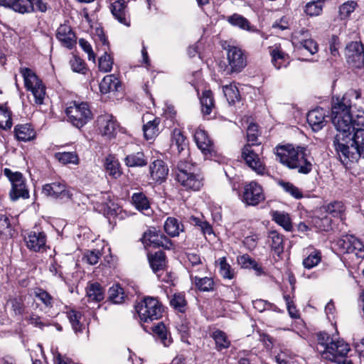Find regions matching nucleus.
I'll list each match as a JSON object with an SVG mask.
<instances>
[{
    "label": "nucleus",
    "instance_id": "nucleus-41",
    "mask_svg": "<svg viewBox=\"0 0 364 364\" xmlns=\"http://www.w3.org/2000/svg\"><path fill=\"white\" fill-rule=\"evenodd\" d=\"M325 211L334 218L343 220L345 206L341 201H333L323 207Z\"/></svg>",
    "mask_w": 364,
    "mask_h": 364
},
{
    "label": "nucleus",
    "instance_id": "nucleus-33",
    "mask_svg": "<svg viewBox=\"0 0 364 364\" xmlns=\"http://www.w3.org/2000/svg\"><path fill=\"white\" fill-rule=\"evenodd\" d=\"M358 7L355 1L349 0L338 7V18L342 21H347L350 18L351 14Z\"/></svg>",
    "mask_w": 364,
    "mask_h": 364
},
{
    "label": "nucleus",
    "instance_id": "nucleus-34",
    "mask_svg": "<svg viewBox=\"0 0 364 364\" xmlns=\"http://www.w3.org/2000/svg\"><path fill=\"white\" fill-rule=\"evenodd\" d=\"M125 164L129 167H142L147 164V159L141 151L128 154L124 159Z\"/></svg>",
    "mask_w": 364,
    "mask_h": 364
},
{
    "label": "nucleus",
    "instance_id": "nucleus-53",
    "mask_svg": "<svg viewBox=\"0 0 364 364\" xmlns=\"http://www.w3.org/2000/svg\"><path fill=\"white\" fill-rule=\"evenodd\" d=\"M109 299L114 304H120L123 301L124 298V293L123 289L119 285H114L111 287L108 291Z\"/></svg>",
    "mask_w": 364,
    "mask_h": 364
},
{
    "label": "nucleus",
    "instance_id": "nucleus-6",
    "mask_svg": "<svg viewBox=\"0 0 364 364\" xmlns=\"http://www.w3.org/2000/svg\"><path fill=\"white\" fill-rule=\"evenodd\" d=\"M68 121L75 127L81 128L92 119V113L87 102H72L65 109Z\"/></svg>",
    "mask_w": 364,
    "mask_h": 364
},
{
    "label": "nucleus",
    "instance_id": "nucleus-49",
    "mask_svg": "<svg viewBox=\"0 0 364 364\" xmlns=\"http://www.w3.org/2000/svg\"><path fill=\"white\" fill-rule=\"evenodd\" d=\"M223 90L229 104H234L240 100V92L235 85H225Z\"/></svg>",
    "mask_w": 364,
    "mask_h": 364
},
{
    "label": "nucleus",
    "instance_id": "nucleus-18",
    "mask_svg": "<svg viewBox=\"0 0 364 364\" xmlns=\"http://www.w3.org/2000/svg\"><path fill=\"white\" fill-rule=\"evenodd\" d=\"M55 36L61 45L68 49H72L77 43L75 33L71 27L65 23L60 25L56 31Z\"/></svg>",
    "mask_w": 364,
    "mask_h": 364
},
{
    "label": "nucleus",
    "instance_id": "nucleus-15",
    "mask_svg": "<svg viewBox=\"0 0 364 364\" xmlns=\"http://www.w3.org/2000/svg\"><path fill=\"white\" fill-rule=\"evenodd\" d=\"M227 57L231 72L240 73L247 65L246 56L240 48L229 46Z\"/></svg>",
    "mask_w": 364,
    "mask_h": 364
},
{
    "label": "nucleus",
    "instance_id": "nucleus-37",
    "mask_svg": "<svg viewBox=\"0 0 364 364\" xmlns=\"http://www.w3.org/2000/svg\"><path fill=\"white\" fill-rule=\"evenodd\" d=\"M171 146H176L179 154L186 151L188 147V142L183 132L178 129H175L172 132Z\"/></svg>",
    "mask_w": 364,
    "mask_h": 364
},
{
    "label": "nucleus",
    "instance_id": "nucleus-24",
    "mask_svg": "<svg viewBox=\"0 0 364 364\" xmlns=\"http://www.w3.org/2000/svg\"><path fill=\"white\" fill-rule=\"evenodd\" d=\"M132 202L134 207L146 215L153 213L147 197L143 193H134L132 196Z\"/></svg>",
    "mask_w": 364,
    "mask_h": 364
},
{
    "label": "nucleus",
    "instance_id": "nucleus-32",
    "mask_svg": "<svg viewBox=\"0 0 364 364\" xmlns=\"http://www.w3.org/2000/svg\"><path fill=\"white\" fill-rule=\"evenodd\" d=\"M227 21L232 26H237L241 29L253 32H259L258 30L253 28V27L250 26L249 21L246 18L240 14H234L228 16Z\"/></svg>",
    "mask_w": 364,
    "mask_h": 364
},
{
    "label": "nucleus",
    "instance_id": "nucleus-9",
    "mask_svg": "<svg viewBox=\"0 0 364 364\" xmlns=\"http://www.w3.org/2000/svg\"><path fill=\"white\" fill-rule=\"evenodd\" d=\"M337 245L343 254L355 256L357 259H364V244L353 235L342 236L337 242Z\"/></svg>",
    "mask_w": 364,
    "mask_h": 364
},
{
    "label": "nucleus",
    "instance_id": "nucleus-48",
    "mask_svg": "<svg viewBox=\"0 0 364 364\" xmlns=\"http://www.w3.org/2000/svg\"><path fill=\"white\" fill-rule=\"evenodd\" d=\"M219 273L225 279H232L235 277V272L234 269L227 262L225 257H221L218 259Z\"/></svg>",
    "mask_w": 364,
    "mask_h": 364
},
{
    "label": "nucleus",
    "instance_id": "nucleus-19",
    "mask_svg": "<svg viewBox=\"0 0 364 364\" xmlns=\"http://www.w3.org/2000/svg\"><path fill=\"white\" fill-rule=\"evenodd\" d=\"M26 247L34 252H40L45 249L46 235L43 232L31 231L24 237Z\"/></svg>",
    "mask_w": 364,
    "mask_h": 364
},
{
    "label": "nucleus",
    "instance_id": "nucleus-64",
    "mask_svg": "<svg viewBox=\"0 0 364 364\" xmlns=\"http://www.w3.org/2000/svg\"><path fill=\"white\" fill-rule=\"evenodd\" d=\"M11 308L16 315L23 314L25 306L23 302L20 299L15 298L11 301Z\"/></svg>",
    "mask_w": 364,
    "mask_h": 364
},
{
    "label": "nucleus",
    "instance_id": "nucleus-1",
    "mask_svg": "<svg viewBox=\"0 0 364 364\" xmlns=\"http://www.w3.org/2000/svg\"><path fill=\"white\" fill-rule=\"evenodd\" d=\"M360 95V91L350 90L332 106L331 121L337 131L333 146L343 164L364 158V110L352 109Z\"/></svg>",
    "mask_w": 364,
    "mask_h": 364
},
{
    "label": "nucleus",
    "instance_id": "nucleus-42",
    "mask_svg": "<svg viewBox=\"0 0 364 364\" xmlns=\"http://www.w3.org/2000/svg\"><path fill=\"white\" fill-rule=\"evenodd\" d=\"M202 112L204 115H209L214 108V100L213 93L210 90L203 92L200 97Z\"/></svg>",
    "mask_w": 364,
    "mask_h": 364
},
{
    "label": "nucleus",
    "instance_id": "nucleus-50",
    "mask_svg": "<svg viewBox=\"0 0 364 364\" xmlns=\"http://www.w3.org/2000/svg\"><path fill=\"white\" fill-rule=\"evenodd\" d=\"M11 113L6 107L0 106V128L10 129L12 127Z\"/></svg>",
    "mask_w": 364,
    "mask_h": 364
},
{
    "label": "nucleus",
    "instance_id": "nucleus-28",
    "mask_svg": "<svg viewBox=\"0 0 364 364\" xmlns=\"http://www.w3.org/2000/svg\"><path fill=\"white\" fill-rule=\"evenodd\" d=\"M268 240L274 252L280 255L284 252V236L277 230H271L268 234Z\"/></svg>",
    "mask_w": 364,
    "mask_h": 364
},
{
    "label": "nucleus",
    "instance_id": "nucleus-36",
    "mask_svg": "<svg viewBox=\"0 0 364 364\" xmlns=\"http://www.w3.org/2000/svg\"><path fill=\"white\" fill-rule=\"evenodd\" d=\"M307 257L303 260V265L306 269H311L321 262V254L319 250L314 248L307 249Z\"/></svg>",
    "mask_w": 364,
    "mask_h": 364
},
{
    "label": "nucleus",
    "instance_id": "nucleus-44",
    "mask_svg": "<svg viewBox=\"0 0 364 364\" xmlns=\"http://www.w3.org/2000/svg\"><path fill=\"white\" fill-rule=\"evenodd\" d=\"M89 301H100L104 299V291L98 283H92L87 288Z\"/></svg>",
    "mask_w": 364,
    "mask_h": 364
},
{
    "label": "nucleus",
    "instance_id": "nucleus-14",
    "mask_svg": "<svg viewBox=\"0 0 364 364\" xmlns=\"http://www.w3.org/2000/svg\"><path fill=\"white\" fill-rule=\"evenodd\" d=\"M265 199L262 186L251 181L244 186L242 201L248 205H257Z\"/></svg>",
    "mask_w": 364,
    "mask_h": 364
},
{
    "label": "nucleus",
    "instance_id": "nucleus-20",
    "mask_svg": "<svg viewBox=\"0 0 364 364\" xmlns=\"http://www.w3.org/2000/svg\"><path fill=\"white\" fill-rule=\"evenodd\" d=\"M98 124L102 134L107 136L108 137L113 136L119 128L117 122L114 117L110 114L101 115L98 118Z\"/></svg>",
    "mask_w": 364,
    "mask_h": 364
},
{
    "label": "nucleus",
    "instance_id": "nucleus-4",
    "mask_svg": "<svg viewBox=\"0 0 364 364\" xmlns=\"http://www.w3.org/2000/svg\"><path fill=\"white\" fill-rule=\"evenodd\" d=\"M176 181L186 190L198 191L203 186V176L199 171H196L193 164L180 160L177 164Z\"/></svg>",
    "mask_w": 364,
    "mask_h": 364
},
{
    "label": "nucleus",
    "instance_id": "nucleus-7",
    "mask_svg": "<svg viewBox=\"0 0 364 364\" xmlns=\"http://www.w3.org/2000/svg\"><path fill=\"white\" fill-rule=\"evenodd\" d=\"M139 318L149 322L160 318L162 316V305L153 297H145L135 305Z\"/></svg>",
    "mask_w": 364,
    "mask_h": 364
},
{
    "label": "nucleus",
    "instance_id": "nucleus-13",
    "mask_svg": "<svg viewBox=\"0 0 364 364\" xmlns=\"http://www.w3.org/2000/svg\"><path fill=\"white\" fill-rule=\"evenodd\" d=\"M345 55L349 65L360 68L364 65V47L360 42L352 41L345 48Z\"/></svg>",
    "mask_w": 364,
    "mask_h": 364
},
{
    "label": "nucleus",
    "instance_id": "nucleus-35",
    "mask_svg": "<svg viewBox=\"0 0 364 364\" xmlns=\"http://www.w3.org/2000/svg\"><path fill=\"white\" fill-rule=\"evenodd\" d=\"M153 331L156 340L160 341L165 347H168L171 345L172 343V338L164 323H158L153 328Z\"/></svg>",
    "mask_w": 364,
    "mask_h": 364
},
{
    "label": "nucleus",
    "instance_id": "nucleus-16",
    "mask_svg": "<svg viewBox=\"0 0 364 364\" xmlns=\"http://www.w3.org/2000/svg\"><path fill=\"white\" fill-rule=\"evenodd\" d=\"M150 266L154 273L157 274L158 278L162 282H168L169 276L166 272L164 277V269L166 267V255L162 251L156 252L154 255L149 257Z\"/></svg>",
    "mask_w": 364,
    "mask_h": 364
},
{
    "label": "nucleus",
    "instance_id": "nucleus-2",
    "mask_svg": "<svg viewBox=\"0 0 364 364\" xmlns=\"http://www.w3.org/2000/svg\"><path fill=\"white\" fill-rule=\"evenodd\" d=\"M317 342V350L324 359L336 364H353L348 355L350 351V346L343 339L319 332Z\"/></svg>",
    "mask_w": 364,
    "mask_h": 364
},
{
    "label": "nucleus",
    "instance_id": "nucleus-38",
    "mask_svg": "<svg viewBox=\"0 0 364 364\" xmlns=\"http://www.w3.org/2000/svg\"><path fill=\"white\" fill-rule=\"evenodd\" d=\"M211 337L215 343V348L217 350L220 351L223 349H227L230 346V341L228 338L226 333L220 330H216L213 332Z\"/></svg>",
    "mask_w": 364,
    "mask_h": 364
},
{
    "label": "nucleus",
    "instance_id": "nucleus-47",
    "mask_svg": "<svg viewBox=\"0 0 364 364\" xmlns=\"http://www.w3.org/2000/svg\"><path fill=\"white\" fill-rule=\"evenodd\" d=\"M186 257L188 261V266L187 268L190 274H193L194 272L204 269V266L198 255L195 253H188Z\"/></svg>",
    "mask_w": 364,
    "mask_h": 364
},
{
    "label": "nucleus",
    "instance_id": "nucleus-58",
    "mask_svg": "<svg viewBox=\"0 0 364 364\" xmlns=\"http://www.w3.org/2000/svg\"><path fill=\"white\" fill-rule=\"evenodd\" d=\"M258 127L255 124H250L247 129V144L252 146H259L260 143H257Z\"/></svg>",
    "mask_w": 364,
    "mask_h": 364
},
{
    "label": "nucleus",
    "instance_id": "nucleus-62",
    "mask_svg": "<svg viewBox=\"0 0 364 364\" xmlns=\"http://www.w3.org/2000/svg\"><path fill=\"white\" fill-rule=\"evenodd\" d=\"M283 298L286 302L287 308L289 314V316L293 318H298L299 316V314L296 309V306L293 303V301L290 295L285 294L284 295Z\"/></svg>",
    "mask_w": 364,
    "mask_h": 364
},
{
    "label": "nucleus",
    "instance_id": "nucleus-61",
    "mask_svg": "<svg viewBox=\"0 0 364 364\" xmlns=\"http://www.w3.org/2000/svg\"><path fill=\"white\" fill-rule=\"evenodd\" d=\"M79 45L82 48V49L86 53H87L88 60H92V62H95V54L90 43L84 38H80L79 40Z\"/></svg>",
    "mask_w": 364,
    "mask_h": 364
},
{
    "label": "nucleus",
    "instance_id": "nucleus-21",
    "mask_svg": "<svg viewBox=\"0 0 364 364\" xmlns=\"http://www.w3.org/2000/svg\"><path fill=\"white\" fill-rule=\"evenodd\" d=\"M194 139L199 149L205 154H210L214 152V146L212 141L209 139L207 133L203 130L198 129L194 134Z\"/></svg>",
    "mask_w": 364,
    "mask_h": 364
},
{
    "label": "nucleus",
    "instance_id": "nucleus-31",
    "mask_svg": "<svg viewBox=\"0 0 364 364\" xmlns=\"http://www.w3.org/2000/svg\"><path fill=\"white\" fill-rule=\"evenodd\" d=\"M272 220L282 227L286 231L291 232L293 229L291 220L288 213L275 210L272 213Z\"/></svg>",
    "mask_w": 364,
    "mask_h": 364
},
{
    "label": "nucleus",
    "instance_id": "nucleus-60",
    "mask_svg": "<svg viewBox=\"0 0 364 364\" xmlns=\"http://www.w3.org/2000/svg\"><path fill=\"white\" fill-rule=\"evenodd\" d=\"M11 232V224L7 215L0 213V235H7Z\"/></svg>",
    "mask_w": 364,
    "mask_h": 364
},
{
    "label": "nucleus",
    "instance_id": "nucleus-56",
    "mask_svg": "<svg viewBox=\"0 0 364 364\" xmlns=\"http://www.w3.org/2000/svg\"><path fill=\"white\" fill-rule=\"evenodd\" d=\"M70 65L73 71L85 74L87 68L85 63L79 57L73 55L70 60Z\"/></svg>",
    "mask_w": 364,
    "mask_h": 364
},
{
    "label": "nucleus",
    "instance_id": "nucleus-30",
    "mask_svg": "<svg viewBox=\"0 0 364 364\" xmlns=\"http://www.w3.org/2000/svg\"><path fill=\"white\" fill-rule=\"evenodd\" d=\"M190 278L198 290L201 291H213L215 284L213 278L208 277H200L192 274H190Z\"/></svg>",
    "mask_w": 364,
    "mask_h": 364
},
{
    "label": "nucleus",
    "instance_id": "nucleus-63",
    "mask_svg": "<svg viewBox=\"0 0 364 364\" xmlns=\"http://www.w3.org/2000/svg\"><path fill=\"white\" fill-rule=\"evenodd\" d=\"M100 257H101V253L99 250H91V251H87L85 253V255L84 256V259H86V261L88 264L94 265L98 262Z\"/></svg>",
    "mask_w": 364,
    "mask_h": 364
},
{
    "label": "nucleus",
    "instance_id": "nucleus-59",
    "mask_svg": "<svg viewBox=\"0 0 364 364\" xmlns=\"http://www.w3.org/2000/svg\"><path fill=\"white\" fill-rule=\"evenodd\" d=\"M34 296L38 298L46 307L53 306V297L45 290L38 289L34 291Z\"/></svg>",
    "mask_w": 364,
    "mask_h": 364
},
{
    "label": "nucleus",
    "instance_id": "nucleus-12",
    "mask_svg": "<svg viewBox=\"0 0 364 364\" xmlns=\"http://www.w3.org/2000/svg\"><path fill=\"white\" fill-rule=\"evenodd\" d=\"M141 241L146 247H162L164 249L170 250L173 246L171 240L155 228L149 229L144 232Z\"/></svg>",
    "mask_w": 364,
    "mask_h": 364
},
{
    "label": "nucleus",
    "instance_id": "nucleus-39",
    "mask_svg": "<svg viewBox=\"0 0 364 364\" xmlns=\"http://www.w3.org/2000/svg\"><path fill=\"white\" fill-rule=\"evenodd\" d=\"M160 120L155 118L149 121L143 126L144 136L146 140H151L155 138L159 134V124Z\"/></svg>",
    "mask_w": 364,
    "mask_h": 364
},
{
    "label": "nucleus",
    "instance_id": "nucleus-57",
    "mask_svg": "<svg viewBox=\"0 0 364 364\" xmlns=\"http://www.w3.org/2000/svg\"><path fill=\"white\" fill-rule=\"evenodd\" d=\"M170 304L180 312H184L186 306V301L184 294H175L170 301Z\"/></svg>",
    "mask_w": 364,
    "mask_h": 364
},
{
    "label": "nucleus",
    "instance_id": "nucleus-11",
    "mask_svg": "<svg viewBox=\"0 0 364 364\" xmlns=\"http://www.w3.org/2000/svg\"><path fill=\"white\" fill-rule=\"evenodd\" d=\"M258 146H256V147ZM254 147L255 146L250 144L245 145L242 149L241 157L252 171L259 175H264L266 173L265 165Z\"/></svg>",
    "mask_w": 364,
    "mask_h": 364
},
{
    "label": "nucleus",
    "instance_id": "nucleus-52",
    "mask_svg": "<svg viewBox=\"0 0 364 364\" xmlns=\"http://www.w3.org/2000/svg\"><path fill=\"white\" fill-rule=\"evenodd\" d=\"M67 316L73 330L75 332L81 331L82 326V324L80 322V319L82 318L81 313L75 310H70L68 311Z\"/></svg>",
    "mask_w": 364,
    "mask_h": 364
},
{
    "label": "nucleus",
    "instance_id": "nucleus-25",
    "mask_svg": "<svg viewBox=\"0 0 364 364\" xmlns=\"http://www.w3.org/2000/svg\"><path fill=\"white\" fill-rule=\"evenodd\" d=\"M120 87L121 82L114 75H106L100 83V90L102 94L117 92Z\"/></svg>",
    "mask_w": 364,
    "mask_h": 364
},
{
    "label": "nucleus",
    "instance_id": "nucleus-55",
    "mask_svg": "<svg viewBox=\"0 0 364 364\" xmlns=\"http://www.w3.org/2000/svg\"><path fill=\"white\" fill-rule=\"evenodd\" d=\"M298 48H303L309 52L311 55L316 53L318 50L317 43L310 37L305 39H300L298 42Z\"/></svg>",
    "mask_w": 364,
    "mask_h": 364
},
{
    "label": "nucleus",
    "instance_id": "nucleus-22",
    "mask_svg": "<svg viewBox=\"0 0 364 364\" xmlns=\"http://www.w3.org/2000/svg\"><path fill=\"white\" fill-rule=\"evenodd\" d=\"M151 178L156 182H162L168 176V168L162 160H155L149 167Z\"/></svg>",
    "mask_w": 364,
    "mask_h": 364
},
{
    "label": "nucleus",
    "instance_id": "nucleus-29",
    "mask_svg": "<svg viewBox=\"0 0 364 364\" xmlns=\"http://www.w3.org/2000/svg\"><path fill=\"white\" fill-rule=\"evenodd\" d=\"M270 54L272 55V63L277 69L286 67L289 63V55L280 48L276 47L273 48Z\"/></svg>",
    "mask_w": 364,
    "mask_h": 364
},
{
    "label": "nucleus",
    "instance_id": "nucleus-43",
    "mask_svg": "<svg viewBox=\"0 0 364 364\" xmlns=\"http://www.w3.org/2000/svg\"><path fill=\"white\" fill-rule=\"evenodd\" d=\"M325 0H314L308 2L304 8V12L311 17L321 14Z\"/></svg>",
    "mask_w": 364,
    "mask_h": 364
},
{
    "label": "nucleus",
    "instance_id": "nucleus-51",
    "mask_svg": "<svg viewBox=\"0 0 364 364\" xmlns=\"http://www.w3.org/2000/svg\"><path fill=\"white\" fill-rule=\"evenodd\" d=\"M279 185L284 189V191L296 199H301L303 198L301 191L293 183L280 181Z\"/></svg>",
    "mask_w": 364,
    "mask_h": 364
},
{
    "label": "nucleus",
    "instance_id": "nucleus-40",
    "mask_svg": "<svg viewBox=\"0 0 364 364\" xmlns=\"http://www.w3.org/2000/svg\"><path fill=\"white\" fill-rule=\"evenodd\" d=\"M105 168L108 173L112 177L117 178L122 174L120 164L115 156L109 155L106 158Z\"/></svg>",
    "mask_w": 364,
    "mask_h": 364
},
{
    "label": "nucleus",
    "instance_id": "nucleus-17",
    "mask_svg": "<svg viewBox=\"0 0 364 364\" xmlns=\"http://www.w3.org/2000/svg\"><path fill=\"white\" fill-rule=\"evenodd\" d=\"M328 117L327 111L321 107H317L309 112L307 122L313 131L318 132L326 124V118Z\"/></svg>",
    "mask_w": 364,
    "mask_h": 364
},
{
    "label": "nucleus",
    "instance_id": "nucleus-23",
    "mask_svg": "<svg viewBox=\"0 0 364 364\" xmlns=\"http://www.w3.org/2000/svg\"><path fill=\"white\" fill-rule=\"evenodd\" d=\"M126 7L127 1L125 0H118L112 4L111 11L119 23L129 26V20L127 16Z\"/></svg>",
    "mask_w": 364,
    "mask_h": 364
},
{
    "label": "nucleus",
    "instance_id": "nucleus-10",
    "mask_svg": "<svg viewBox=\"0 0 364 364\" xmlns=\"http://www.w3.org/2000/svg\"><path fill=\"white\" fill-rule=\"evenodd\" d=\"M42 192L44 195L61 202H66L72 199L73 188L68 187L62 181H56L43 186Z\"/></svg>",
    "mask_w": 364,
    "mask_h": 364
},
{
    "label": "nucleus",
    "instance_id": "nucleus-27",
    "mask_svg": "<svg viewBox=\"0 0 364 364\" xmlns=\"http://www.w3.org/2000/svg\"><path fill=\"white\" fill-rule=\"evenodd\" d=\"M164 228L165 232L171 237H177L180 232L184 231V226L177 218L168 217L166 220Z\"/></svg>",
    "mask_w": 364,
    "mask_h": 364
},
{
    "label": "nucleus",
    "instance_id": "nucleus-5",
    "mask_svg": "<svg viewBox=\"0 0 364 364\" xmlns=\"http://www.w3.org/2000/svg\"><path fill=\"white\" fill-rule=\"evenodd\" d=\"M26 89L31 92L37 105H42L46 96V86L42 80L30 68L21 67L19 69Z\"/></svg>",
    "mask_w": 364,
    "mask_h": 364
},
{
    "label": "nucleus",
    "instance_id": "nucleus-3",
    "mask_svg": "<svg viewBox=\"0 0 364 364\" xmlns=\"http://www.w3.org/2000/svg\"><path fill=\"white\" fill-rule=\"evenodd\" d=\"M275 154L280 163L289 168L297 169L299 173L308 174L312 171V161L305 147H295L291 144L280 146L276 148Z\"/></svg>",
    "mask_w": 364,
    "mask_h": 364
},
{
    "label": "nucleus",
    "instance_id": "nucleus-8",
    "mask_svg": "<svg viewBox=\"0 0 364 364\" xmlns=\"http://www.w3.org/2000/svg\"><path fill=\"white\" fill-rule=\"evenodd\" d=\"M4 174L8 178L11 184L9 197L12 201H16L19 198L26 199L29 198V192L26 185V181L21 173L18 171L13 172L11 169L5 168Z\"/></svg>",
    "mask_w": 364,
    "mask_h": 364
},
{
    "label": "nucleus",
    "instance_id": "nucleus-45",
    "mask_svg": "<svg viewBox=\"0 0 364 364\" xmlns=\"http://www.w3.org/2000/svg\"><path fill=\"white\" fill-rule=\"evenodd\" d=\"M55 158L62 164L66 165L72 164L77 165L79 164V157L76 152H58L55 154Z\"/></svg>",
    "mask_w": 364,
    "mask_h": 364
},
{
    "label": "nucleus",
    "instance_id": "nucleus-54",
    "mask_svg": "<svg viewBox=\"0 0 364 364\" xmlns=\"http://www.w3.org/2000/svg\"><path fill=\"white\" fill-rule=\"evenodd\" d=\"M113 63V58L107 54V51H105L104 55L99 58V70L103 73L110 72L112 69Z\"/></svg>",
    "mask_w": 364,
    "mask_h": 364
},
{
    "label": "nucleus",
    "instance_id": "nucleus-46",
    "mask_svg": "<svg viewBox=\"0 0 364 364\" xmlns=\"http://www.w3.org/2000/svg\"><path fill=\"white\" fill-rule=\"evenodd\" d=\"M187 221L193 225L200 228L203 235H211L213 233L212 226L207 222L203 220L202 218L191 215L188 218Z\"/></svg>",
    "mask_w": 364,
    "mask_h": 364
},
{
    "label": "nucleus",
    "instance_id": "nucleus-26",
    "mask_svg": "<svg viewBox=\"0 0 364 364\" xmlns=\"http://www.w3.org/2000/svg\"><path fill=\"white\" fill-rule=\"evenodd\" d=\"M14 132L17 139L24 142L31 141L36 136L33 128L28 124L16 125Z\"/></svg>",
    "mask_w": 364,
    "mask_h": 364
}]
</instances>
